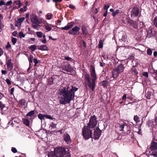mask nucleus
Segmentation results:
<instances>
[{
  "label": "nucleus",
  "mask_w": 157,
  "mask_h": 157,
  "mask_svg": "<svg viewBox=\"0 0 157 157\" xmlns=\"http://www.w3.org/2000/svg\"><path fill=\"white\" fill-rule=\"evenodd\" d=\"M77 90V88L73 86H71V88L69 86L67 88L62 87L60 88L58 91L60 95V103L63 104L69 103L73 98L75 92Z\"/></svg>",
  "instance_id": "f257e3e1"
},
{
  "label": "nucleus",
  "mask_w": 157,
  "mask_h": 157,
  "mask_svg": "<svg viewBox=\"0 0 157 157\" xmlns=\"http://www.w3.org/2000/svg\"><path fill=\"white\" fill-rule=\"evenodd\" d=\"M94 129L88 125L85 126L82 129V135L84 138L88 140L92 137L93 132Z\"/></svg>",
  "instance_id": "f03ea898"
},
{
  "label": "nucleus",
  "mask_w": 157,
  "mask_h": 157,
  "mask_svg": "<svg viewBox=\"0 0 157 157\" xmlns=\"http://www.w3.org/2000/svg\"><path fill=\"white\" fill-rule=\"evenodd\" d=\"M85 83L86 86H88L93 91L94 90L96 85V81L92 80L89 75L86 74L85 75Z\"/></svg>",
  "instance_id": "7ed1b4c3"
},
{
  "label": "nucleus",
  "mask_w": 157,
  "mask_h": 157,
  "mask_svg": "<svg viewBox=\"0 0 157 157\" xmlns=\"http://www.w3.org/2000/svg\"><path fill=\"white\" fill-rule=\"evenodd\" d=\"M124 67L122 65H120L114 68L112 71V77L114 78H116L119 76V74L123 72Z\"/></svg>",
  "instance_id": "20e7f679"
},
{
  "label": "nucleus",
  "mask_w": 157,
  "mask_h": 157,
  "mask_svg": "<svg viewBox=\"0 0 157 157\" xmlns=\"http://www.w3.org/2000/svg\"><path fill=\"white\" fill-rule=\"evenodd\" d=\"M54 151L56 157H64L66 153L65 148L60 146L55 148Z\"/></svg>",
  "instance_id": "39448f33"
},
{
  "label": "nucleus",
  "mask_w": 157,
  "mask_h": 157,
  "mask_svg": "<svg viewBox=\"0 0 157 157\" xmlns=\"http://www.w3.org/2000/svg\"><path fill=\"white\" fill-rule=\"evenodd\" d=\"M97 118L94 115H93L90 117L89 123L87 124L88 126L94 129L95 127L97 124Z\"/></svg>",
  "instance_id": "423d86ee"
},
{
  "label": "nucleus",
  "mask_w": 157,
  "mask_h": 157,
  "mask_svg": "<svg viewBox=\"0 0 157 157\" xmlns=\"http://www.w3.org/2000/svg\"><path fill=\"white\" fill-rule=\"evenodd\" d=\"M90 72L91 75L90 79H92V80L96 81L97 79V75L95 71L94 67L92 65L90 66Z\"/></svg>",
  "instance_id": "0eeeda50"
},
{
  "label": "nucleus",
  "mask_w": 157,
  "mask_h": 157,
  "mask_svg": "<svg viewBox=\"0 0 157 157\" xmlns=\"http://www.w3.org/2000/svg\"><path fill=\"white\" fill-rule=\"evenodd\" d=\"M31 21L33 24H40L42 21L41 20H38L36 15L34 14H32L30 16Z\"/></svg>",
  "instance_id": "6e6552de"
},
{
  "label": "nucleus",
  "mask_w": 157,
  "mask_h": 157,
  "mask_svg": "<svg viewBox=\"0 0 157 157\" xmlns=\"http://www.w3.org/2000/svg\"><path fill=\"white\" fill-rule=\"evenodd\" d=\"M80 29V28L75 26L73 27L71 30L69 31L68 33L71 35H76L79 34V31Z\"/></svg>",
  "instance_id": "1a4fd4ad"
},
{
  "label": "nucleus",
  "mask_w": 157,
  "mask_h": 157,
  "mask_svg": "<svg viewBox=\"0 0 157 157\" xmlns=\"http://www.w3.org/2000/svg\"><path fill=\"white\" fill-rule=\"evenodd\" d=\"M157 136V133L155 135V138L153 140L150 146V149L151 151L155 150L157 149V143L153 141L154 140H157V139H156V136Z\"/></svg>",
  "instance_id": "9d476101"
},
{
  "label": "nucleus",
  "mask_w": 157,
  "mask_h": 157,
  "mask_svg": "<svg viewBox=\"0 0 157 157\" xmlns=\"http://www.w3.org/2000/svg\"><path fill=\"white\" fill-rule=\"evenodd\" d=\"M139 13V10L137 8H133L131 12V16L132 17H134L137 16Z\"/></svg>",
  "instance_id": "9b49d317"
},
{
  "label": "nucleus",
  "mask_w": 157,
  "mask_h": 157,
  "mask_svg": "<svg viewBox=\"0 0 157 157\" xmlns=\"http://www.w3.org/2000/svg\"><path fill=\"white\" fill-rule=\"evenodd\" d=\"M63 138L64 140L67 144H69L71 142L70 136L67 132H65L64 134Z\"/></svg>",
  "instance_id": "f8f14e48"
},
{
  "label": "nucleus",
  "mask_w": 157,
  "mask_h": 157,
  "mask_svg": "<svg viewBox=\"0 0 157 157\" xmlns=\"http://www.w3.org/2000/svg\"><path fill=\"white\" fill-rule=\"evenodd\" d=\"M25 18L24 17L18 18L17 20L15 21V26L17 27H20L21 25V23L24 21Z\"/></svg>",
  "instance_id": "ddd939ff"
},
{
  "label": "nucleus",
  "mask_w": 157,
  "mask_h": 157,
  "mask_svg": "<svg viewBox=\"0 0 157 157\" xmlns=\"http://www.w3.org/2000/svg\"><path fill=\"white\" fill-rule=\"evenodd\" d=\"M61 68L62 69L67 72H69L71 71V66L69 64H66L62 65Z\"/></svg>",
  "instance_id": "4468645a"
},
{
  "label": "nucleus",
  "mask_w": 157,
  "mask_h": 157,
  "mask_svg": "<svg viewBox=\"0 0 157 157\" xmlns=\"http://www.w3.org/2000/svg\"><path fill=\"white\" fill-rule=\"evenodd\" d=\"M93 133H94V134H92V136L94 137L95 139H98L99 138L101 133L99 130L95 131L94 129L93 132Z\"/></svg>",
  "instance_id": "2eb2a0df"
},
{
  "label": "nucleus",
  "mask_w": 157,
  "mask_h": 157,
  "mask_svg": "<svg viewBox=\"0 0 157 157\" xmlns=\"http://www.w3.org/2000/svg\"><path fill=\"white\" fill-rule=\"evenodd\" d=\"M6 64L8 69L9 71H11L13 67V65L12 63L11 60L10 59H8L7 61Z\"/></svg>",
  "instance_id": "dca6fc26"
},
{
  "label": "nucleus",
  "mask_w": 157,
  "mask_h": 157,
  "mask_svg": "<svg viewBox=\"0 0 157 157\" xmlns=\"http://www.w3.org/2000/svg\"><path fill=\"white\" fill-rule=\"evenodd\" d=\"M82 33L84 35H87L88 34V31L87 26L85 25H82Z\"/></svg>",
  "instance_id": "f3484780"
},
{
  "label": "nucleus",
  "mask_w": 157,
  "mask_h": 157,
  "mask_svg": "<svg viewBox=\"0 0 157 157\" xmlns=\"http://www.w3.org/2000/svg\"><path fill=\"white\" fill-rule=\"evenodd\" d=\"M154 32V30L153 27L150 26L148 29L147 31V35L148 36H151Z\"/></svg>",
  "instance_id": "a211bd4d"
},
{
  "label": "nucleus",
  "mask_w": 157,
  "mask_h": 157,
  "mask_svg": "<svg viewBox=\"0 0 157 157\" xmlns=\"http://www.w3.org/2000/svg\"><path fill=\"white\" fill-rule=\"evenodd\" d=\"M73 25V23L71 22L68 24L65 27H62L61 29L63 30H67L71 28Z\"/></svg>",
  "instance_id": "6ab92c4d"
},
{
  "label": "nucleus",
  "mask_w": 157,
  "mask_h": 157,
  "mask_svg": "<svg viewBox=\"0 0 157 157\" xmlns=\"http://www.w3.org/2000/svg\"><path fill=\"white\" fill-rule=\"evenodd\" d=\"M38 49L42 51H46L48 48L45 45H40L38 47Z\"/></svg>",
  "instance_id": "aec40b11"
},
{
  "label": "nucleus",
  "mask_w": 157,
  "mask_h": 157,
  "mask_svg": "<svg viewBox=\"0 0 157 157\" xmlns=\"http://www.w3.org/2000/svg\"><path fill=\"white\" fill-rule=\"evenodd\" d=\"M24 123L27 126H29L30 125V121L28 120V118H25L23 119Z\"/></svg>",
  "instance_id": "412c9836"
},
{
  "label": "nucleus",
  "mask_w": 157,
  "mask_h": 157,
  "mask_svg": "<svg viewBox=\"0 0 157 157\" xmlns=\"http://www.w3.org/2000/svg\"><path fill=\"white\" fill-rule=\"evenodd\" d=\"M127 124L124 122L123 123H121V124H119V127L120 128V131H123L124 128L125 126H126Z\"/></svg>",
  "instance_id": "4be33fe9"
},
{
  "label": "nucleus",
  "mask_w": 157,
  "mask_h": 157,
  "mask_svg": "<svg viewBox=\"0 0 157 157\" xmlns=\"http://www.w3.org/2000/svg\"><path fill=\"white\" fill-rule=\"evenodd\" d=\"M29 48L32 52H33L36 49V46L35 45H32L29 46Z\"/></svg>",
  "instance_id": "5701e85b"
},
{
  "label": "nucleus",
  "mask_w": 157,
  "mask_h": 157,
  "mask_svg": "<svg viewBox=\"0 0 157 157\" xmlns=\"http://www.w3.org/2000/svg\"><path fill=\"white\" fill-rule=\"evenodd\" d=\"M48 157H56L54 151L49 152L48 154Z\"/></svg>",
  "instance_id": "b1692460"
},
{
  "label": "nucleus",
  "mask_w": 157,
  "mask_h": 157,
  "mask_svg": "<svg viewBox=\"0 0 157 157\" xmlns=\"http://www.w3.org/2000/svg\"><path fill=\"white\" fill-rule=\"evenodd\" d=\"M154 123L152 120H148L147 122V125L148 127L152 126V125L153 126Z\"/></svg>",
  "instance_id": "393cba45"
},
{
  "label": "nucleus",
  "mask_w": 157,
  "mask_h": 157,
  "mask_svg": "<svg viewBox=\"0 0 157 157\" xmlns=\"http://www.w3.org/2000/svg\"><path fill=\"white\" fill-rule=\"evenodd\" d=\"M132 26L135 29H137L138 28L137 23L135 21H132L131 23Z\"/></svg>",
  "instance_id": "a878e982"
},
{
  "label": "nucleus",
  "mask_w": 157,
  "mask_h": 157,
  "mask_svg": "<svg viewBox=\"0 0 157 157\" xmlns=\"http://www.w3.org/2000/svg\"><path fill=\"white\" fill-rule=\"evenodd\" d=\"M134 120L136 124L138 123L140 121V118L137 115H135L134 116Z\"/></svg>",
  "instance_id": "bb28decb"
},
{
  "label": "nucleus",
  "mask_w": 157,
  "mask_h": 157,
  "mask_svg": "<svg viewBox=\"0 0 157 157\" xmlns=\"http://www.w3.org/2000/svg\"><path fill=\"white\" fill-rule=\"evenodd\" d=\"M132 74L136 75L138 74V72L135 67H133L132 68Z\"/></svg>",
  "instance_id": "cd10ccee"
},
{
  "label": "nucleus",
  "mask_w": 157,
  "mask_h": 157,
  "mask_svg": "<svg viewBox=\"0 0 157 157\" xmlns=\"http://www.w3.org/2000/svg\"><path fill=\"white\" fill-rule=\"evenodd\" d=\"M45 114H42L41 113H39L38 115V117L40 120H44V118L45 117Z\"/></svg>",
  "instance_id": "c85d7f7f"
},
{
  "label": "nucleus",
  "mask_w": 157,
  "mask_h": 157,
  "mask_svg": "<svg viewBox=\"0 0 157 157\" xmlns=\"http://www.w3.org/2000/svg\"><path fill=\"white\" fill-rule=\"evenodd\" d=\"M108 84V82L105 81H103L100 83L101 85L102 86L104 87H106Z\"/></svg>",
  "instance_id": "c756f323"
},
{
  "label": "nucleus",
  "mask_w": 157,
  "mask_h": 157,
  "mask_svg": "<svg viewBox=\"0 0 157 157\" xmlns=\"http://www.w3.org/2000/svg\"><path fill=\"white\" fill-rule=\"evenodd\" d=\"M104 42V40H100L98 44V48H100L103 47V45Z\"/></svg>",
  "instance_id": "7c9ffc66"
},
{
  "label": "nucleus",
  "mask_w": 157,
  "mask_h": 157,
  "mask_svg": "<svg viewBox=\"0 0 157 157\" xmlns=\"http://www.w3.org/2000/svg\"><path fill=\"white\" fill-rule=\"evenodd\" d=\"M35 112L34 111H31L29 112L28 113H27L26 115V117L29 116L30 117H31L32 115H33L34 114Z\"/></svg>",
  "instance_id": "2f4dec72"
},
{
  "label": "nucleus",
  "mask_w": 157,
  "mask_h": 157,
  "mask_svg": "<svg viewBox=\"0 0 157 157\" xmlns=\"http://www.w3.org/2000/svg\"><path fill=\"white\" fill-rule=\"evenodd\" d=\"M57 124L54 123L53 122H52L50 124V127L52 128H56Z\"/></svg>",
  "instance_id": "473e14b6"
},
{
  "label": "nucleus",
  "mask_w": 157,
  "mask_h": 157,
  "mask_svg": "<svg viewBox=\"0 0 157 157\" xmlns=\"http://www.w3.org/2000/svg\"><path fill=\"white\" fill-rule=\"evenodd\" d=\"M39 24H32L33 27L35 29H38L40 28V25H39Z\"/></svg>",
  "instance_id": "72a5a7b5"
},
{
  "label": "nucleus",
  "mask_w": 157,
  "mask_h": 157,
  "mask_svg": "<svg viewBox=\"0 0 157 157\" xmlns=\"http://www.w3.org/2000/svg\"><path fill=\"white\" fill-rule=\"evenodd\" d=\"M25 99H22L19 101V104L22 106H23L25 105Z\"/></svg>",
  "instance_id": "f704fd0d"
},
{
  "label": "nucleus",
  "mask_w": 157,
  "mask_h": 157,
  "mask_svg": "<svg viewBox=\"0 0 157 157\" xmlns=\"http://www.w3.org/2000/svg\"><path fill=\"white\" fill-rule=\"evenodd\" d=\"M152 151V155L154 156V157H157V149Z\"/></svg>",
  "instance_id": "c9c22d12"
},
{
  "label": "nucleus",
  "mask_w": 157,
  "mask_h": 157,
  "mask_svg": "<svg viewBox=\"0 0 157 157\" xmlns=\"http://www.w3.org/2000/svg\"><path fill=\"white\" fill-rule=\"evenodd\" d=\"M153 126L155 128H157V116L155 117V122Z\"/></svg>",
  "instance_id": "e433bc0d"
},
{
  "label": "nucleus",
  "mask_w": 157,
  "mask_h": 157,
  "mask_svg": "<svg viewBox=\"0 0 157 157\" xmlns=\"http://www.w3.org/2000/svg\"><path fill=\"white\" fill-rule=\"evenodd\" d=\"M44 27L48 31H50L51 30V28L48 25H45Z\"/></svg>",
  "instance_id": "4c0bfd02"
},
{
  "label": "nucleus",
  "mask_w": 157,
  "mask_h": 157,
  "mask_svg": "<svg viewBox=\"0 0 157 157\" xmlns=\"http://www.w3.org/2000/svg\"><path fill=\"white\" fill-rule=\"evenodd\" d=\"M119 10H116L115 11L113 12L112 13V15L113 17H115L116 15L119 12Z\"/></svg>",
  "instance_id": "58836bf2"
},
{
  "label": "nucleus",
  "mask_w": 157,
  "mask_h": 157,
  "mask_svg": "<svg viewBox=\"0 0 157 157\" xmlns=\"http://www.w3.org/2000/svg\"><path fill=\"white\" fill-rule=\"evenodd\" d=\"M19 36L20 38L22 37H24L25 36V35L23 34L22 32H20L19 33Z\"/></svg>",
  "instance_id": "ea45409f"
},
{
  "label": "nucleus",
  "mask_w": 157,
  "mask_h": 157,
  "mask_svg": "<svg viewBox=\"0 0 157 157\" xmlns=\"http://www.w3.org/2000/svg\"><path fill=\"white\" fill-rule=\"evenodd\" d=\"M33 62L35 63V64L34 65L35 66H37V64L39 62V61L37 60L36 58H34L33 59Z\"/></svg>",
  "instance_id": "a19ab883"
},
{
  "label": "nucleus",
  "mask_w": 157,
  "mask_h": 157,
  "mask_svg": "<svg viewBox=\"0 0 157 157\" xmlns=\"http://www.w3.org/2000/svg\"><path fill=\"white\" fill-rule=\"evenodd\" d=\"M36 34H37V36L39 37H41L43 35L42 33L40 32H37L36 33Z\"/></svg>",
  "instance_id": "79ce46f5"
},
{
  "label": "nucleus",
  "mask_w": 157,
  "mask_h": 157,
  "mask_svg": "<svg viewBox=\"0 0 157 157\" xmlns=\"http://www.w3.org/2000/svg\"><path fill=\"white\" fill-rule=\"evenodd\" d=\"M154 24L157 28V17H156L154 19Z\"/></svg>",
  "instance_id": "37998d69"
},
{
  "label": "nucleus",
  "mask_w": 157,
  "mask_h": 157,
  "mask_svg": "<svg viewBox=\"0 0 157 157\" xmlns=\"http://www.w3.org/2000/svg\"><path fill=\"white\" fill-rule=\"evenodd\" d=\"M45 117L47 119H51V120L53 119V118H52V117L50 115H47L45 114Z\"/></svg>",
  "instance_id": "c03bdc74"
},
{
  "label": "nucleus",
  "mask_w": 157,
  "mask_h": 157,
  "mask_svg": "<svg viewBox=\"0 0 157 157\" xmlns=\"http://www.w3.org/2000/svg\"><path fill=\"white\" fill-rule=\"evenodd\" d=\"M152 53V51L150 49H148L147 50V54L148 55H151Z\"/></svg>",
  "instance_id": "a18cd8bd"
},
{
  "label": "nucleus",
  "mask_w": 157,
  "mask_h": 157,
  "mask_svg": "<svg viewBox=\"0 0 157 157\" xmlns=\"http://www.w3.org/2000/svg\"><path fill=\"white\" fill-rule=\"evenodd\" d=\"M64 59L66 60L71 61H72V58L69 57H65Z\"/></svg>",
  "instance_id": "49530a36"
},
{
  "label": "nucleus",
  "mask_w": 157,
  "mask_h": 157,
  "mask_svg": "<svg viewBox=\"0 0 157 157\" xmlns=\"http://www.w3.org/2000/svg\"><path fill=\"white\" fill-rule=\"evenodd\" d=\"M109 7V5L107 6V7L106 8V12L103 15L104 17H106L107 16V14L108 10Z\"/></svg>",
  "instance_id": "de8ad7c7"
},
{
  "label": "nucleus",
  "mask_w": 157,
  "mask_h": 157,
  "mask_svg": "<svg viewBox=\"0 0 157 157\" xmlns=\"http://www.w3.org/2000/svg\"><path fill=\"white\" fill-rule=\"evenodd\" d=\"M142 75L146 77H148V73L147 72H144L142 74Z\"/></svg>",
  "instance_id": "09e8293b"
},
{
  "label": "nucleus",
  "mask_w": 157,
  "mask_h": 157,
  "mask_svg": "<svg viewBox=\"0 0 157 157\" xmlns=\"http://www.w3.org/2000/svg\"><path fill=\"white\" fill-rule=\"evenodd\" d=\"M12 151L14 153H16L17 152V150L15 147H13L11 149Z\"/></svg>",
  "instance_id": "8fccbe9b"
},
{
  "label": "nucleus",
  "mask_w": 157,
  "mask_h": 157,
  "mask_svg": "<svg viewBox=\"0 0 157 157\" xmlns=\"http://www.w3.org/2000/svg\"><path fill=\"white\" fill-rule=\"evenodd\" d=\"M127 98V95L126 94H124L122 97V100H126Z\"/></svg>",
  "instance_id": "3c124183"
},
{
  "label": "nucleus",
  "mask_w": 157,
  "mask_h": 157,
  "mask_svg": "<svg viewBox=\"0 0 157 157\" xmlns=\"http://www.w3.org/2000/svg\"><path fill=\"white\" fill-rule=\"evenodd\" d=\"M6 82L7 83L8 85H10L11 84V82L9 79L7 78L6 79Z\"/></svg>",
  "instance_id": "603ef678"
},
{
  "label": "nucleus",
  "mask_w": 157,
  "mask_h": 157,
  "mask_svg": "<svg viewBox=\"0 0 157 157\" xmlns=\"http://www.w3.org/2000/svg\"><path fill=\"white\" fill-rule=\"evenodd\" d=\"M12 3V1L10 0L9 1L7 2V3L6 4V6H9V5H10V4H11Z\"/></svg>",
  "instance_id": "864d4df0"
},
{
  "label": "nucleus",
  "mask_w": 157,
  "mask_h": 157,
  "mask_svg": "<svg viewBox=\"0 0 157 157\" xmlns=\"http://www.w3.org/2000/svg\"><path fill=\"white\" fill-rule=\"evenodd\" d=\"M47 19L48 20H50L51 18V15L47 14L46 15Z\"/></svg>",
  "instance_id": "5fc2aeb1"
},
{
  "label": "nucleus",
  "mask_w": 157,
  "mask_h": 157,
  "mask_svg": "<svg viewBox=\"0 0 157 157\" xmlns=\"http://www.w3.org/2000/svg\"><path fill=\"white\" fill-rule=\"evenodd\" d=\"M14 87L12 88L10 90V94L11 95L13 94V91H14Z\"/></svg>",
  "instance_id": "6e6d98bb"
},
{
  "label": "nucleus",
  "mask_w": 157,
  "mask_h": 157,
  "mask_svg": "<svg viewBox=\"0 0 157 157\" xmlns=\"http://www.w3.org/2000/svg\"><path fill=\"white\" fill-rule=\"evenodd\" d=\"M11 47V45L9 42H8L7 45L6 46V48L7 49L8 48Z\"/></svg>",
  "instance_id": "4d7b16f0"
},
{
  "label": "nucleus",
  "mask_w": 157,
  "mask_h": 157,
  "mask_svg": "<svg viewBox=\"0 0 157 157\" xmlns=\"http://www.w3.org/2000/svg\"><path fill=\"white\" fill-rule=\"evenodd\" d=\"M62 1V0H52V1L53 2H54L56 3L58 2H60Z\"/></svg>",
  "instance_id": "13d9d810"
},
{
  "label": "nucleus",
  "mask_w": 157,
  "mask_h": 157,
  "mask_svg": "<svg viewBox=\"0 0 157 157\" xmlns=\"http://www.w3.org/2000/svg\"><path fill=\"white\" fill-rule=\"evenodd\" d=\"M3 50L1 48H0V56H1L2 55H3Z\"/></svg>",
  "instance_id": "bf43d9fd"
},
{
  "label": "nucleus",
  "mask_w": 157,
  "mask_h": 157,
  "mask_svg": "<svg viewBox=\"0 0 157 157\" xmlns=\"http://www.w3.org/2000/svg\"><path fill=\"white\" fill-rule=\"evenodd\" d=\"M5 4V2L3 1H0V6H1L4 5Z\"/></svg>",
  "instance_id": "052dcab7"
},
{
  "label": "nucleus",
  "mask_w": 157,
  "mask_h": 157,
  "mask_svg": "<svg viewBox=\"0 0 157 157\" xmlns=\"http://www.w3.org/2000/svg\"><path fill=\"white\" fill-rule=\"evenodd\" d=\"M69 7L72 9H74L75 8V6H73V5L71 4H70L69 5Z\"/></svg>",
  "instance_id": "680f3d73"
},
{
  "label": "nucleus",
  "mask_w": 157,
  "mask_h": 157,
  "mask_svg": "<svg viewBox=\"0 0 157 157\" xmlns=\"http://www.w3.org/2000/svg\"><path fill=\"white\" fill-rule=\"evenodd\" d=\"M17 31H14L13 33V35L14 36H16L17 35Z\"/></svg>",
  "instance_id": "e2e57ef3"
},
{
  "label": "nucleus",
  "mask_w": 157,
  "mask_h": 157,
  "mask_svg": "<svg viewBox=\"0 0 157 157\" xmlns=\"http://www.w3.org/2000/svg\"><path fill=\"white\" fill-rule=\"evenodd\" d=\"M2 73L4 75H6L7 73V71L5 70H2Z\"/></svg>",
  "instance_id": "0e129e2a"
},
{
  "label": "nucleus",
  "mask_w": 157,
  "mask_h": 157,
  "mask_svg": "<svg viewBox=\"0 0 157 157\" xmlns=\"http://www.w3.org/2000/svg\"><path fill=\"white\" fill-rule=\"evenodd\" d=\"M18 3H17V5H18L20 7L21 6V2L19 0L18 1Z\"/></svg>",
  "instance_id": "69168bd1"
},
{
  "label": "nucleus",
  "mask_w": 157,
  "mask_h": 157,
  "mask_svg": "<svg viewBox=\"0 0 157 157\" xmlns=\"http://www.w3.org/2000/svg\"><path fill=\"white\" fill-rule=\"evenodd\" d=\"M100 66H101V67H103L105 66V64H103L102 62H100Z\"/></svg>",
  "instance_id": "338daca9"
},
{
  "label": "nucleus",
  "mask_w": 157,
  "mask_h": 157,
  "mask_svg": "<svg viewBox=\"0 0 157 157\" xmlns=\"http://www.w3.org/2000/svg\"><path fill=\"white\" fill-rule=\"evenodd\" d=\"M20 11L21 12H23V11H26V10H25V9H24L23 8H21L20 9Z\"/></svg>",
  "instance_id": "774afa93"
}]
</instances>
